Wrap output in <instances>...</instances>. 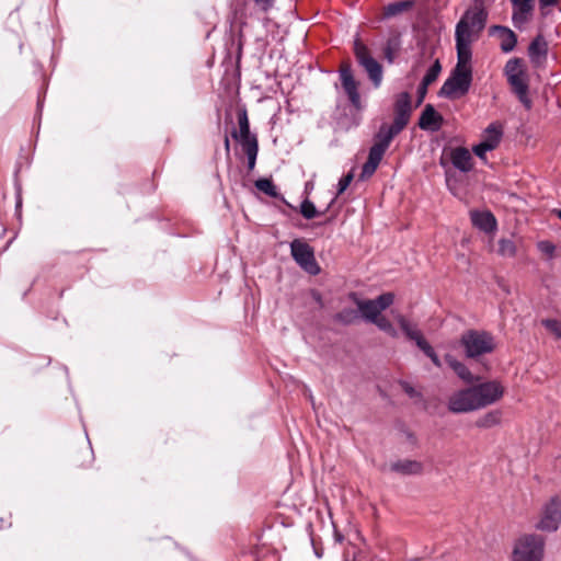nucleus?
Masks as SVG:
<instances>
[{
  "mask_svg": "<svg viewBox=\"0 0 561 561\" xmlns=\"http://www.w3.org/2000/svg\"><path fill=\"white\" fill-rule=\"evenodd\" d=\"M447 407L453 413L478 411L472 386L454 392L448 399Z\"/></svg>",
  "mask_w": 561,
  "mask_h": 561,
  "instance_id": "obj_12",
  "label": "nucleus"
},
{
  "mask_svg": "<svg viewBox=\"0 0 561 561\" xmlns=\"http://www.w3.org/2000/svg\"><path fill=\"white\" fill-rule=\"evenodd\" d=\"M353 50L358 65L367 72L374 88H379L383 78L382 66L371 56L369 48L358 37L354 41Z\"/></svg>",
  "mask_w": 561,
  "mask_h": 561,
  "instance_id": "obj_7",
  "label": "nucleus"
},
{
  "mask_svg": "<svg viewBox=\"0 0 561 561\" xmlns=\"http://www.w3.org/2000/svg\"><path fill=\"white\" fill-rule=\"evenodd\" d=\"M248 160V170L251 172L255 168L256 158L259 153V144L251 142L248 147H242Z\"/></svg>",
  "mask_w": 561,
  "mask_h": 561,
  "instance_id": "obj_33",
  "label": "nucleus"
},
{
  "mask_svg": "<svg viewBox=\"0 0 561 561\" xmlns=\"http://www.w3.org/2000/svg\"><path fill=\"white\" fill-rule=\"evenodd\" d=\"M353 173L350 172L345 175H343L340 180H339V183H337V192L335 194V198L341 195L344 191H346V188L350 186V184L352 183L353 181Z\"/></svg>",
  "mask_w": 561,
  "mask_h": 561,
  "instance_id": "obj_39",
  "label": "nucleus"
},
{
  "mask_svg": "<svg viewBox=\"0 0 561 561\" xmlns=\"http://www.w3.org/2000/svg\"><path fill=\"white\" fill-rule=\"evenodd\" d=\"M238 125L239 130L233 129L231 136L241 145V147H248L251 142L259 144L256 135L250 130V124L245 108L238 111Z\"/></svg>",
  "mask_w": 561,
  "mask_h": 561,
  "instance_id": "obj_14",
  "label": "nucleus"
},
{
  "mask_svg": "<svg viewBox=\"0 0 561 561\" xmlns=\"http://www.w3.org/2000/svg\"><path fill=\"white\" fill-rule=\"evenodd\" d=\"M472 79V70H463L454 67L449 77L440 87L438 95L448 100H456L465 96L471 88Z\"/></svg>",
  "mask_w": 561,
  "mask_h": 561,
  "instance_id": "obj_5",
  "label": "nucleus"
},
{
  "mask_svg": "<svg viewBox=\"0 0 561 561\" xmlns=\"http://www.w3.org/2000/svg\"><path fill=\"white\" fill-rule=\"evenodd\" d=\"M548 54V43L542 34H538L529 44L528 56L533 62H539Z\"/></svg>",
  "mask_w": 561,
  "mask_h": 561,
  "instance_id": "obj_23",
  "label": "nucleus"
},
{
  "mask_svg": "<svg viewBox=\"0 0 561 561\" xmlns=\"http://www.w3.org/2000/svg\"><path fill=\"white\" fill-rule=\"evenodd\" d=\"M460 345L468 358H479L485 354H491L495 350L494 336L483 330H468L460 339Z\"/></svg>",
  "mask_w": 561,
  "mask_h": 561,
  "instance_id": "obj_3",
  "label": "nucleus"
},
{
  "mask_svg": "<svg viewBox=\"0 0 561 561\" xmlns=\"http://www.w3.org/2000/svg\"><path fill=\"white\" fill-rule=\"evenodd\" d=\"M470 220L473 227L485 233H494L497 229V220L490 210H471Z\"/></svg>",
  "mask_w": 561,
  "mask_h": 561,
  "instance_id": "obj_16",
  "label": "nucleus"
},
{
  "mask_svg": "<svg viewBox=\"0 0 561 561\" xmlns=\"http://www.w3.org/2000/svg\"><path fill=\"white\" fill-rule=\"evenodd\" d=\"M503 137V128L499 123H491L482 133L480 144L488 146L492 151L497 148Z\"/></svg>",
  "mask_w": 561,
  "mask_h": 561,
  "instance_id": "obj_21",
  "label": "nucleus"
},
{
  "mask_svg": "<svg viewBox=\"0 0 561 561\" xmlns=\"http://www.w3.org/2000/svg\"><path fill=\"white\" fill-rule=\"evenodd\" d=\"M414 7V0H403L392 2L383 8V14L387 18L399 15L403 12L410 11Z\"/></svg>",
  "mask_w": 561,
  "mask_h": 561,
  "instance_id": "obj_28",
  "label": "nucleus"
},
{
  "mask_svg": "<svg viewBox=\"0 0 561 561\" xmlns=\"http://www.w3.org/2000/svg\"><path fill=\"white\" fill-rule=\"evenodd\" d=\"M391 470L402 474H421L423 465L416 460H399L391 465Z\"/></svg>",
  "mask_w": 561,
  "mask_h": 561,
  "instance_id": "obj_25",
  "label": "nucleus"
},
{
  "mask_svg": "<svg viewBox=\"0 0 561 561\" xmlns=\"http://www.w3.org/2000/svg\"><path fill=\"white\" fill-rule=\"evenodd\" d=\"M339 76L341 80V85L344 92L347 95L350 103L356 107H360V95L358 92V82L355 80L352 65L348 61H344L341 64L339 69Z\"/></svg>",
  "mask_w": 561,
  "mask_h": 561,
  "instance_id": "obj_13",
  "label": "nucleus"
},
{
  "mask_svg": "<svg viewBox=\"0 0 561 561\" xmlns=\"http://www.w3.org/2000/svg\"><path fill=\"white\" fill-rule=\"evenodd\" d=\"M545 538L537 534L520 536L513 549L512 561H542Z\"/></svg>",
  "mask_w": 561,
  "mask_h": 561,
  "instance_id": "obj_4",
  "label": "nucleus"
},
{
  "mask_svg": "<svg viewBox=\"0 0 561 561\" xmlns=\"http://www.w3.org/2000/svg\"><path fill=\"white\" fill-rule=\"evenodd\" d=\"M397 321L402 332L409 340L415 342L419 348L427 343L416 324L410 322L405 317L401 314L397 317Z\"/></svg>",
  "mask_w": 561,
  "mask_h": 561,
  "instance_id": "obj_19",
  "label": "nucleus"
},
{
  "mask_svg": "<svg viewBox=\"0 0 561 561\" xmlns=\"http://www.w3.org/2000/svg\"><path fill=\"white\" fill-rule=\"evenodd\" d=\"M556 214H557L558 218L561 220V209L556 210Z\"/></svg>",
  "mask_w": 561,
  "mask_h": 561,
  "instance_id": "obj_48",
  "label": "nucleus"
},
{
  "mask_svg": "<svg viewBox=\"0 0 561 561\" xmlns=\"http://www.w3.org/2000/svg\"><path fill=\"white\" fill-rule=\"evenodd\" d=\"M402 389L410 398L419 397L420 393L407 381L401 382Z\"/></svg>",
  "mask_w": 561,
  "mask_h": 561,
  "instance_id": "obj_42",
  "label": "nucleus"
},
{
  "mask_svg": "<svg viewBox=\"0 0 561 561\" xmlns=\"http://www.w3.org/2000/svg\"><path fill=\"white\" fill-rule=\"evenodd\" d=\"M255 187L270 197H278L277 187L270 179H259L255 181Z\"/></svg>",
  "mask_w": 561,
  "mask_h": 561,
  "instance_id": "obj_31",
  "label": "nucleus"
},
{
  "mask_svg": "<svg viewBox=\"0 0 561 561\" xmlns=\"http://www.w3.org/2000/svg\"><path fill=\"white\" fill-rule=\"evenodd\" d=\"M352 297L354 298V301L362 317L371 323L377 322V319L380 317L381 312L389 308L394 300V295L392 293H383L376 299L368 300L357 299L355 294H352Z\"/></svg>",
  "mask_w": 561,
  "mask_h": 561,
  "instance_id": "obj_8",
  "label": "nucleus"
},
{
  "mask_svg": "<svg viewBox=\"0 0 561 561\" xmlns=\"http://www.w3.org/2000/svg\"><path fill=\"white\" fill-rule=\"evenodd\" d=\"M311 543H312V548H313V552H314L316 557L318 559H321L323 557V552H324L323 547L318 546L313 538H311Z\"/></svg>",
  "mask_w": 561,
  "mask_h": 561,
  "instance_id": "obj_44",
  "label": "nucleus"
},
{
  "mask_svg": "<svg viewBox=\"0 0 561 561\" xmlns=\"http://www.w3.org/2000/svg\"><path fill=\"white\" fill-rule=\"evenodd\" d=\"M561 523V501L558 496L550 499L542 508L541 518L536 528L542 531H556Z\"/></svg>",
  "mask_w": 561,
  "mask_h": 561,
  "instance_id": "obj_11",
  "label": "nucleus"
},
{
  "mask_svg": "<svg viewBox=\"0 0 561 561\" xmlns=\"http://www.w3.org/2000/svg\"><path fill=\"white\" fill-rule=\"evenodd\" d=\"M502 412L500 410L489 411L485 414L477 419L474 425L478 428H491L501 423Z\"/></svg>",
  "mask_w": 561,
  "mask_h": 561,
  "instance_id": "obj_27",
  "label": "nucleus"
},
{
  "mask_svg": "<svg viewBox=\"0 0 561 561\" xmlns=\"http://www.w3.org/2000/svg\"><path fill=\"white\" fill-rule=\"evenodd\" d=\"M456 50H457V64L455 68L463 70H472V49L471 45L474 41L470 38H463L462 35L458 34L455 36Z\"/></svg>",
  "mask_w": 561,
  "mask_h": 561,
  "instance_id": "obj_15",
  "label": "nucleus"
},
{
  "mask_svg": "<svg viewBox=\"0 0 561 561\" xmlns=\"http://www.w3.org/2000/svg\"><path fill=\"white\" fill-rule=\"evenodd\" d=\"M497 252L501 256L504 257H514L516 255L517 249L515 242L511 239H501L499 241Z\"/></svg>",
  "mask_w": 561,
  "mask_h": 561,
  "instance_id": "obj_32",
  "label": "nucleus"
},
{
  "mask_svg": "<svg viewBox=\"0 0 561 561\" xmlns=\"http://www.w3.org/2000/svg\"><path fill=\"white\" fill-rule=\"evenodd\" d=\"M420 350L432 360V363L437 368L442 367V362H440L439 357L437 356L436 352L434 351V348L431 346V344L428 342L425 345H423Z\"/></svg>",
  "mask_w": 561,
  "mask_h": 561,
  "instance_id": "obj_38",
  "label": "nucleus"
},
{
  "mask_svg": "<svg viewBox=\"0 0 561 561\" xmlns=\"http://www.w3.org/2000/svg\"><path fill=\"white\" fill-rule=\"evenodd\" d=\"M488 13L482 8L468 9L456 25L455 36L477 41L486 23Z\"/></svg>",
  "mask_w": 561,
  "mask_h": 561,
  "instance_id": "obj_6",
  "label": "nucleus"
},
{
  "mask_svg": "<svg viewBox=\"0 0 561 561\" xmlns=\"http://www.w3.org/2000/svg\"><path fill=\"white\" fill-rule=\"evenodd\" d=\"M472 151L473 153L479 158L481 159L482 161H486V152L491 151L488 146L483 145V144H478V145H474L472 147Z\"/></svg>",
  "mask_w": 561,
  "mask_h": 561,
  "instance_id": "obj_40",
  "label": "nucleus"
},
{
  "mask_svg": "<svg viewBox=\"0 0 561 561\" xmlns=\"http://www.w3.org/2000/svg\"><path fill=\"white\" fill-rule=\"evenodd\" d=\"M293 259L297 264L311 275H317L320 267L316 261L312 248L302 241L294 240L290 243Z\"/></svg>",
  "mask_w": 561,
  "mask_h": 561,
  "instance_id": "obj_10",
  "label": "nucleus"
},
{
  "mask_svg": "<svg viewBox=\"0 0 561 561\" xmlns=\"http://www.w3.org/2000/svg\"><path fill=\"white\" fill-rule=\"evenodd\" d=\"M449 160L455 169L468 173L473 168V159L470 151L465 147H456L449 150Z\"/></svg>",
  "mask_w": 561,
  "mask_h": 561,
  "instance_id": "obj_18",
  "label": "nucleus"
},
{
  "mask_svg": "<svg viewBox=\"0 0 561 561\" xmlns=\"http://www.w3.org/2000/svg\"><path fill=\"white\" fill-rule=\"evenodd\" d=\"M445 362L455 371V374L465 382L472 385L479 381L480 378L473 376L469 368L463 363L459 362L455 356L450 354L445 355Z\"/></svg>",
  "mask_w": 561,
  "mask_h": 561,
  "instance_id": "obj_22",
  "label": "nucleus"
},
{
  "mask_svg": "<svg viewBox=\"0 0 561 561\" xmlns=\"http://www.w3.org/2000/svg\"><path fill=\"white\" fill-rule=\"evenodd\" d=\"M358 318V311L352 308H345L334 316L336 322L345 325L354 323Z\"/></svg>",
  "mask_w": 561,
  "mask_h": 561,
  "instance_id": "obj_30",
  "label": "nucleus"
},
{
  "mask_svg": "<svg viewBox=\"0 0 561 561\" xmlns=\"http://www.w3.org/2000/svg\"><path fill=\"white\" fill-rule=\"evenodd\" d=\"M478 410L484 409L500 401L505 392L499 380H490L472 386Z\"/></svg>",
  "mask_w": 561,
  "mask_h": 561,
  "instance_id": "obj_9",
  "label": "nucleus"
},
{
  "mask_svg": "<svg viewBox=\"0 0 561 561\" xmlns=\"http://www.w3.org/2000/svg\"><path fill=\"white\" fill-rule=\"evenodd\" d=\"M535 0H511L512 3L534 4Z\"/></svg>",
  "mask_w": 561,
  "mask_h": 561,
  "instance_id": "obj_46",
  "label": "nucleus"
},
{
  "mask_svg": "<svg viewBox=\"0 0 561 561\" xmlns=\"http://www.w3.org/2000/svg\"><path fill=\"white\" fill-rule=\"evenodd\" d=\"M335 203V197H333L331 199V202L329 203V205L327 206V208L323 210V211H319L314 204L306 198L301 202L300 204V207H299V211L300 214L302 215L304 218L306 219H313L318 216H321V215H324L330 208L331 206Z\"/></svg>",
  "mask_w": 561,
  "mask_h": 561,
  "instance_id": "obj_26",
  "label": "nucleus"
},
{
  "mask_svg": "<svg viewBox=\"0 0 561 561\" xmlns=\"http://www.w3.org/2000/svg\"><path fill=\"white\" fill-rule=\"evenodd\" d=\"M374 324H376L381 331L386 332L391 337L398 336L397 330L394 329L392 323L387 318L380 316L377 319V322H374Z\"/></svg>",
  "mask_w": 561,
  "mask_h": 561,
  "instance_id": "obj_36",
  "label": "nucleus"
},
{
  "mask_svg": "<svg viewBox=\"0 0 561 561\" xmlns=\"http://www.w3.org/2000/svg\"><path fill=\"white\" fill-rule=\"evenodd\" d=\"M400 50V39L398 37L389 38L383 47V56L389 64H392Z\"/></svg>",
  "mask_w": 561,
  "mask_h": 561,
  "instance_id": "obj_29",
  "label": "nucleus"
},
{
  "mask_svg": "<svg viewBox=\"0 0 561 561\" xmlns=\"http://www.w3.org/2000/svg\"><path fill=\"white\" fill-rule=\"evenodd\" d=\"M427 89H428V85H424L423 83H420V85L417 87V103H416V105H420L424 101V98L426 96V93H427Z\"/></svg>",
  "mask_w": 561,
  "mask_h": 561,
  "instance_id": "obj_43",
  "label": "nucleus"
},
{
  "mask_svg": "<svg viewBox=\"0 0 561 561\" xmlns=\"http://www.w3.org/2000/svg\"><path fill=\"white\" fill-rule=\"evenodd\" d=\"M412 111L410 93L401 92L397 94L393 103V122L389 126L382 125L376 134V141L370 147L367 161L362 168V180L369 179L376 172L392 139L408 126Z\"/></svg>",
  "mask_w": 561,
  "mask_h": 561,
  "instance_id": "obj_1",
  "label": "nucleus"
},
{
  "mask_svg": "<svg viewBox=\"0 0 561 561\" xmlns=\"http://www.w3.org/2000/svg\"><path fill=\"white\" fill-rule=\"evenodd\" d=\"M442 71V66L439 60H435V62L427 69L426 73L424 75L421 83L424 85H431L433 82H435Z\"/></svg>",
  "mask_w": 561,
  "mask_h": 561,
  "instance_id": "obj_34",
  "label": "nucleus"
},
{
  "mask_svg": "<svg viewBox=\"0 0 561 561\" xmlns=\"http://www.w3.org/2000/svg\"><path fill=\"white\" fill-rule=\"evenodd\" d=\"M254 2L262 11L267 12L273 8L275 0H254Z\"/></svg>",
  "mask_w": 561,
  "mask_h": 561,
  "instance_id": "obj_41",
  "label": "nucleus"
},
{
  "mask_svg": "<svg viewBox=\"0 0 561 561\" xmlns=\"http://www.w3.org/2000/svg\"><path fill=\"white\" fill-rule=\"evenodd\" d=\"M537 249L546 255L549 260L553 259L556 255V245L548 240H541L537 242Z\"/></svg>",
  "mask_w": 561,
  "mask_h": 561,
  "instance_id": "obj_37",
  "label": "nucleus"
},
{
  "mask_svg": "<svg viewBox=\"0 0 561 561\" xmlns=\"http://www.w3.org/2000/svg\"><path fill=\"white\" fill-rule=\"evenodd\" d=\"M541 324L552 333L557 340H561V321L557 319H542Z\"/></svg>",
  "mask_w": 561,
  "mask_h": 561,
  "instance_id": "obj_35",
  "label": "nucleus"
},
{
  "mask_svg": "<svg viewBox=\"0 0 561 561\" xmlns=\"http://www.w3.org/2000/svg\"><path fill=\"white\" fill-rule=\"evenodd\" d=\"M317 301L321 302V296L319 294L316 295Z\"/></svg>",
  "mask_w": 561,
  "mask_h": 561,
  "instance_id": "obj_49",
  "label": "nucleus"
},
{
  "mask_svg": "<svg viewBox=\"0 0 561 561\" xmlns=\"http://www.w3.org/2000/svg\"><path fill=\"white\" fill-rule=\"evenodd\" d=\"M225 149H226L227 153H229V151H230V140H229L228 136H225Z\"/></svg>",
  "mask_w": 561,
  "mask_h": 561,
  "instance_id": "obj_47",
  "label": "nucleus"
},
{
  "mask_svg": "<svg viewBox=\"0 0 561 561\" xmlns=\"http://www.w3.org/2000/svg\"><path fill=\"white\" fill-rule=\"evenodd\" d=\"M443 116L432 104H426L419 118V127L423 130L438 131L443 125Z\"/></svg>",
  "mask_w": 561,
  "mask_h": 561,
  "instance_id": "obj_17",
  "label": "nucleus"
},
{
  "mask_svg": "<svg viewBox=\"0 0 561 561\" xmlns=\"http://www.w3.org/2000/svg\"><path fill=\"white\" fill-rule=\"evenodd\" d=\"M492 34H496L501 39V50L503 53H511L517 44L516 34L508 27L502 25H494L491 28Z\"/></svg>",
  "mask_w": 561,
  "mask_h": 561,
  "instance_id": "obj_20",
  "label": "nucleus"
},
{
  "mask_svg": "<svg viewBox=\"0 0 561 561\" xmlns=\"http://www.w3.org/2000/svg\"><path fill=\"white\" fill-rule=\"evenodd\" d=\"M513 5V14L512 21L515 27L522 28L524 24H526L531 15L534 10V4H524V3H512Z\"/></svg>",
  "mask_w": 561,
  "mask_h": 561,
  "instance_id": "obj_24",
  "label": "nucleus"
},
{
  "mask_svg": "<svg viewBox=\"0 0 561 561\" xmlns=\"http://www.w3.org/2000/svg\"><path fill=\"white\" fill-rule=\"evenodd\" d=\"M559 0H538L541 10L552 7L558 3Z\"/></svg>",
  "mask_w": 561,
  "mask_h": 561,
  "instance_id": "obj_45",
  "label": "nucleus"
},
{
  "mask_svg": "<svg viewBox=\"0 0 561 561\" xmlns=\"http://www.w3.org/2000/svg\"><path fill=\"white\" fill-rule=\"evenodd\" d=\"M504 73L519 102L526 110H530L533 102L528 95L529 87L523 60L520 58L510 59L504 67Z\"/></svg>",
  "mask_w": 561,
  "mask_h": 561,
  "instance_id": "obj_2",
  "label": "nucleus"
}]
</instances>
